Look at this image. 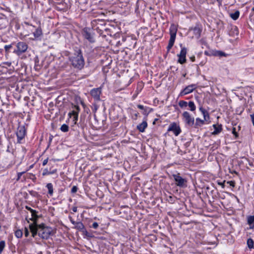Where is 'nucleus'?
<instances>
[{"mask_svg":"<svg viewBox=\"0 0 254 254\" xmlns=\"http://www.w3.org/2000/svg\"><path fill=\"white\" fill-rule=\"evenodd\" d=\"M182 116L186 125L190 127L193 126L194 122V118L192 117L188 112H184L183 113Z\"/></svg>","mask_w":254,"mask_h":254,"instance_id":"obj_7","label":"nucleus"},{"mask_svg":"<svg viewBox=\"0 0 254 254\" xmlns=\"http://www.w3.org/2000/svg\"><path fill=\"white\" fill-rule=\"evenodd\" d=\"M101 34L104 37H106L107 36H111L110 29L108 28H105Z\"/></svg>","mask_w":254,"mask_h":254,"instance_id":"obj_22","label":"nucleus"},{"mask_svg":"<svg viewBox=\"0 0 254 254\" xmlns=\"http://www.w3.org/2000/svg\"><path fill=\"white\" fill-rule=\"evenodd\" d=\"M137 108L141 110H143L145 108L143 105L140 104L137 105Z\"/></svg>","mask_w":254,"mask_h":254,"instance_id":"obj_51","label":"nucleus"},{"mask_svg":"<svg viewBox=\"0 0 254 254\" xmlns=\"http://www.w3.org/2000/svg\"><path fill=\"white\" fill-rule=\"evenodd\" d=\"M48 174V171L47 169H45L44 171V172L43 173V175H47Z\"/></svg>","mask_w":254,"mask_h":254,"instance_id":"obj_55","label":"nucleus"},{"mask_svg":"<svg viewBox=\"0 0 254 254\" xmlns=\"http://www.w3.org/2000/svg\"><path fill=\"white\" fill-rule=\"evenodd\" d=\"M25 172H20V173H18V174H17V181H18L21 176L25 173Z\"/></svg>","mask_w":254,"mask_h":254,"instance_id":"obj_45","label":"nucleus"},{"mask_svg":"<svg viewBox=\"0 0 254 254\" xmlns=\"http://www.w3.org/2000/svg\"><path fill=\"white\" fill-rule=\"evenodd\" d=\"M199 110L202 114L204 120L207 121V119H209L208 113L202 106L199 107Z\"/></svg>","mask_w":254,"mask_h":254,"instance_id":"obj_20","label":"nucleus"},{"mask_svg":"<svg viewBox=\"0 0 254 254\" xmlns=\"http://www.w3.org/2000/svg\"><path fill=\"white\" fill-rule=\"evenodd\" d=\"M25 133L26 130L25 127L24 126L18 127L16 132V135L17 136L18 141H19V140L22 139L24 137Z\"/></svg>","mask_w":254,"mask_h":254,"instance_id":"obj_11","label":"nucleus"},{"mask_svg":"<svg viewBox=\"0 0 254 254\" xmlns=\"http://www.w3.org/2000/svg\"><path fill=\"white\" fill-rule=\"evenodd\" d=\"M12 47V46L11 45H5L4 46V49L5 50V52L6 53H8L9 50Z\"/></svg>","mask_w":254,"mask_h":254,"instance_id":"obj_40","label":"nucleus"},{"mask_svg":"<svg viewBox=\"0 0 254 254\" xmlns=\"http://www.w3.org/2000/svg\"><path fill=\"white\" fill-rule=\"evenodd\" d=\"M232 133L235 135L236 137H238V134L237 132H236V128H235V127L233 128Z\"/></svg>","mask_w":254,"mask_h":254,"instance_id":"obj_47","label":"nucleus"},{"mask_svg":"<svg viewBox=\"0 0 254 254\" xmlns=\"http://www.w3.org/2000/svg\"><path fill=\"white\" fill-rule=\"evenodd\" d=\"M91 96L97 100H100V95L101 94V89L100 88L93 89L91 91Z\"/></svg>","mask_w":254,"mask_h":254,"instance_id":"obj_14","label":"nucleus"},{"mask_svg":"<svg viewBox=\"0 0 254 254\" xmlns=\"http://www.w3.org/2000/svg\"><path fill=\"white\" fill-rule=\"evenodd\" d=\"M204 64L203 62H201L199 64L201 66H203Z\"/></svg>","mask_w":254,"mask_h":254,"instance_id":"obj_59","label":"nucleus"},{"mask_svg":"<svg viewBox=\"0 0 254 254\" xmlns=\"http://www.w3.org/2000/svg\"><path fill=\"white\" fill-rule=\"evenodd\" d=\"M254 242L253 239L249 238L247 240V245L249 249L254 248Z\"/></svg>","mask_w":254,"mask_h":254,"instance_id":"obj_27","label":"nucleus"},{"mask_svg":"<svg viewBox=\"0 0 254 254\" xmlns=\"http://www.w3.org/2000/svg\"><path fill=\"white\" fill-rule=\"evenodd\" d=\"M35 68L36 69H38L40 68V66H39V65H38V61L37 57L35 59Z\"/></svg>","mask_w":254,"mask_h":254,"instance_id":"obj_39","label":"nucleus"},{"mask_svg":"<svg viewBox=\"0 0 254 254\" xmlns=\"http://www.w3.org/2000/svg\"><path fill=\"white\" fill-rule=\"evenodd\" d=\"M193 32L196 38L198 39L201 36L202 32V29L198 25H196L193 29Z\"/></svg>","mask_w":254,"mask_h":254,"instance_id":"obj_15","label":"nucleus"},{"mask_svg":"<svg viewBox=\"0 0 254 254\" xmlns=\"http://www.w3.org/2000/svg\"><path fill=\"white\" fill-rule=\"evenodd\" d=\"M143 111L142 112V114L144 115H145L147 116L151 112V111H152V109H150L148 107H145L144 108V109H143Z\"/></svg>","mask_w":254,"mask_h":254,"instance_id":"obj_30","label":"nucleus"},{"mask_svg":"<svg viewBox=\"0 0 254 254\" xmlns=\"http://www.w3.org/2000/svg\"><path fill=\"white\" fill-rule=\"evenodd\" d=\"M26 208L30 211V212H34V210L31 208L30 207H28L27 206H26Z\"/></svg>","mask_w":254,"mask_h":254,"instance_id":"obj_50","label":"nucleus"},{"mask_svg":"<svg viewBox=\"0 0 254 254\" xmlns=\"http://www.w3.org/2000/svg\"><path fill=\"white\" fill-rule=\"evenodd\" d=\"M121 34L119 32H116L114 35L113 38L114 39H118L120 38Z\"/></svg>","mask_w":254,"mask_h":254,"instance_id":"obj_38","label":"nucleus"},{"mask_svg":"<svg viewBox=\"0 0 254 254\" xmlns=\"http://www.w3.org/2000/svg\"><path fill=\"white\" fill-rule=\"evenodd\" d=\"M73 110L69 113L68 115L70 117L71 116H73V121L75 122V124L76 123V121H77L78 119V114L79 111V107L77 105H74L72 106Z\"/></svg>","mask_w":254,"mask_h":254,"instance_id":"obj_12","label":"nucleus"},{"mask_svg":"<svg viewBox=\"0 0 254 254\" xmlns=\"http://www.w3.org/2000/svg\"><path fill=\"white\" fill-rule=\"evenodd\" d=\"M72 211L73 212H76L77 211V208L76 207H74L72 208Z\"/></svg>","mask_w":254,"mask_h":254,"instance_id":"obj_58","label":"nucleus"},{"mask_svg":"<svg viewBox=\"0 0 254 254\" xmlns=\"http://www.w3.org/2000/svg\"><path fill=\"white\" fill-rule=\"evenodd\" d=\"M6 64L8 66H10V63H6Z\"/></svg>","mask_w":254,"mask_h":254,"instance_id":"obj_60","label":"nucleus"},{"mask_svg":"<svg viewBox=\"0 0 254 254\" xmlns=\"http://www.w3.org/2000/svg\"><path fill=\"white\" fill-rule=\"evenodd\" d=\"M47 188L48 189V193L50 195H52L53 193V185L51 183H48L47 185Z\"/></svg>","mask_w":254,"mask_h":254,"instance_id":"obj_28","label":"nucleus"},{"mask_svg":"<svg viewBox=\"0 0 254 254\" xmlns=\"http://www.w3.org/2000/svg\"><path fill=\"white\" fill-rule=\"evenodd\" d=\"M173 46L171 44H170L168 43V45L167 46V49L168 51H170V50L172 48Z\"/></svg>","mask_w":254,"mask_h":254,"instance_id":"obj_48","label":"nucleus"},{"mask_svg":"<svg viewBox=\"0 0 254 254\" xmlns=\"http://www.w3.org/2000/svg\"><path fill=\"white\" fill-rule=\"evenodd\" d=\"M34 37L38 38L42 34V31L41 28L39 27L36 29V31L33 33Z\"/></svg>","mask_w":254,"mask_h":254,"instance_id":"obj_23","label":"nucleus"},{"mask_svg":"<svg viewBox=\"0 0 254 254\" xmlns=\"http://www.w3.org/2000/svg\"><path fill=\"white\" fill-rule=\"evenodd\" d=\"M138 113H135L134 114V117L135 118H134V119H136V118H137L138 117Z\"/></svg>","mask_w":254,"mask_h":254,"instance_id":"obj_57","label":"nucleus"},{"mask_svg":"<svg viewBox=\"0 0 254 254\" xmlns=\"http://www.w3.org/2000/svg\"><path fill=\"white\" fill-rule=\"evenodd\" d=\"M38 226V224H31L29 225V229L32 233V236L33 237H34L37 234H38L39 229Z\"/></svg>","mask_w":254,"mask_h":254,"instance_id":"obj_13","label":"nucleus"},{"mask_svg":"<svg viewBox=\"0 0 254 254\" xmlns=\"http://www.w3.org/2000/svg\"><path fill=\"white\" fill-rule=\"evenodd\" d=\"M187 52V49L185 47H183L181 49V52L178 55L179 59L178 62L181 64H183L186 62V54Z\"/></svg>","mask_w":254,"mask_h":254,"instance_id":"obj_9","label":"nucleus"},{"mask_svg":"<svg viewBox=\"0 0 254 254\" xmlns=\"http://www.w3.org/2000/svg\"><path fill=\"white\" fill-rule=\"evenodd\" d=\"M109 64L107 66H104L103 68V71L104 73H107L109 71V69L110 68V67H109Z\"/></svg>","mask_w":254,"mask_h":254,"instance_id":"obj_37","label":"nucleus"},{"mask_svg":"<svg viewBox=\"0 0 254 254\" xmlns=\"http://www.w3.org/2000/svg\"><path fill=\"white\" fill-rule=\"evenodd\" d=\"M24 235H25V236L26 237H28V236L29 235V231L27 228H25Z\"/></svg>","mask_w":254,"mask_h":254,"instance_id":"obj_46","label":"nucleus"},{"mask_svg":"<svg viewBox=\"0 0 254 254\" xmlns=\"http://www.w3.org/2000/svg\"><path fill=\"white\" fill-rule=\"evenodd\" d=\"M240 15V12L239 10H236L234 13L230 14V17L234 20L238 19Z\"/></svg>","mask_w":254,"mask_h":254,"instance_id":"obj_21","label":"nucleus"},{"mask_svg":"<svg viewBox=\"0 0 254 254\" xmlns=\"http://www.w3.org/2000/svg\"><path fill=\"white\" fill-rule=\"evenodd\" d=\"M248 223L250 225L254 224V215L248 217Z\"/></svg>","mask_w":254,"mask_h":254,"instance_id":"obj_32","label":"nucleus"},{"mask_svg":"<svg viewBox=\"0 0 254 254\" xmlns=\"http://www.w3.org/2000/svg\"><path fill=\"white\" fill-rule=\"evenodd\" d=\"M75 228L79 230H82L84 228V226L81 222L76 223Z\"/></svg>","mask_w":254,"mask_h":254,"instance_id":"obj_26","label":"nucleus"},{"mask_svg":"<svg viewBox=\"0 0 254 254\" xmlns=\"http://www.w3.org/2000/svg\"><path fill=\"white\" fill-rule=\"evenodd\" d=\"M173 177L177 186L180 188H185L187 187V180L181 177L179 173L173 174Z\"/></svg>","mask_w":254,"mask_h":254,"instance_id":"obj_3","label":"nucleus"},{"mask_svg":"<svg viewBox=\"0 0 254 254\" xmlns=\"http://www.w3.org/2000/svg\"><path fill=\"white\" fill-rule=\"evenodd\" d=\"M38 235L42 239H47L52 233L51 227L45 226L44 224H38Z\"/></svg>","mask_w":254,"mask_h":254,"instance_id":"obj_2","label":"nucleus"},{"mask_svg":"<svg viewBox=\"0 0 254 254\" xmlns=\"http://www.w3.org/2000/svg\"><path fill=\"white\" fill-rule=\"evenodd\" d=\"M204 54L208 56H214V51L211 50V51H204Z\"/></svg>","mask_w":254,"mask_h":254,"instance_id":"obj_35","label":"nucleus"},{"mask_svg":"<svg viewBox=\"0 0 254 254\" xmlns=\"http://www.w3.org/2000/svg\"><path fill=\"white\" fill-rule=\"evenodd\" d=\"M250 116H251L252 122H253V124L254 126V114H251L250 115Z\"/></svg>","mask_w":254,"mask_h":254,"instance_id":"obj_49","label":"nucleus"},{"mask_svg":"<svg viewBox=\"0 0 254 254\" xmlns=\"http://www.w3.org/2000/svg\"><path fill=\"white\" fill-rule=\"evenodd\" d=\"M205 121V120H204V119L201 120L199 118H196L195 120V123H194V127L195 128H198L199 127H201V126L204 124Z\"/></svg>","mask_w":254,"mask_h":254,"instance_id":"obj_19","label":"nucleus"},{"mask_svg":"<svg viewBox=\"0 0 254 254\" xmlns=\"http://www.w3.org/2000/svg\"><path fill=\"white\" fill-rule=\"evenodd\" d=\"M158 120H159V119H157V118L155 119H154V121H153V125H155L156 122L157 121H158Z\"/></svg>","mask_w":254,"mask_h":254,"instance_id":"obj_56","label":"nucleus"},{"mask_svg":"<svg viewBox=\"0 0 254 254\" xmlns=\"http://www.w3.org/2000/svg\"><path fill=\"white\" fill-rule=\"evenodd\" d=\"M60 129L63 132H65L68 131L69 127L67 125L64 124L61 126Z\"/></svg>","mask_w":254,"mask_h":254,"instance_id":"obj_31","label":"nucleus"},{"mask_svg":"<svg viewBox=\"0 0 254 254\" xmlns=\"http://www.w3.org/2000/svg\"><path fill=\"white\" fill-rule=\"evenodd\" d=\"M170 38L169 41V44L172 45L173 46L174 44L176 33L177 32V28L176 26L174 24H172L170 27Z\"/></svg>","mask_w":254,"mask_h":254,"instance_id":"obj_5","label":"nucleus"},{"mask_svg":"<svg viewBox=\"0 0 254 254\" xmlns=\"http://www.w3.org/2000/svg\"><path fill=\"white\" fill-rule=\"evenodd\" d=\"M225 181H224L223 182H217L218 185H219V186H221L222 188H225Z\"/></svg>","mask_w":254,"mask_h":254,"instance_id":"obj_42","label":"nucleus"},{"mask_svg":"<svg viewBox=\"0 0 254 254\" xmlns=\"http://www.w3.org/2000/svg\"><path fill=\"white\" fill-rule=\"evenodd\" d=\"M252 10L253 11H254V7L252 8Z\"/></svg>","mask_w":254,"mask_h":254,"instance_id":"obj_61","label":"nucleus"},{"mask_svg":"<svg viewBox=\"0 0 254 254\" xmlns=\"http://www.w3.org/2000/svg\"><path fill=\"white\" fill-rule=\"evenodd\" d=\"M71 222H72V223L73 224H76V223H75L74 221H72Z\"/></svg>","mask_w":254,"mask_h":254,"instance_id":"obj_62","label":"nucleus"},{"mask_svg":"<svg viewBox=\"0 0 254 254\" xmlns=\"http://www.w3.org/2000/svg\"><path fill=\"white\" fill-rule=\"evenodd\" d=\"M70 60L72 65L75 68L81 69L84 67V61L80 50L78 49L76 51L74 55L70 58Z\"/></svg>","mask_w":254,"mask_h":254,"instance_id":"obj_1","label":"nucleus"},{"mask_svg":"<svg viewBox=\"0 0 254 254\" xmlns=\"http://www.w3.org/2000/svg\"><path fill=\"white\" fill-rule=\"evenodd\" d=\"M48 161V158L45 159V160H44L43 162V166L46 165L47 164Z\"/></svg>","mask_w":254,"mask_h":254,"instance_id":"obj_52","label":"nucleus"},{"mask_svg":"<svg viewBox=\"0 0 254 254\" xmlns=\"http://www.w3.org/2000/svg\"><path fill=\"white\" fill-rule=\"evenodd\" d=\"M196 88L195 84H190L186 87L183 90H182L179 96H183L187 95L190 93H191Z\"/></svg>","mask_w":254,"mask_h":254,"instance_id":"obj_10","label":"nucleus"},{"mask_svg":"<svg viewBox=\"0 0 254 254\" xmlns=\"http://www.w3.org/2000/svg\"><path fill=\"white\" fill-rule=\"evenodd\" d=\"M147 127V123L146 121H143L141 124L137 125L136 128L140 132H143L145 131Z\"/></svg>","mask_w":254,"mask_h":254,"instance_id":"obj_17","label":"nucleus"},{"mask_svg":"<svg viewBox=\"0 0 254 254\" xmlns=\"http://www.w3.org/2000/svg\"><path fill=\"white\" fill-rule=\"evenodd\" d=\"M213 127L214 128V130L212 132V135L218 134L222 130V125H213Z\"/></svg>","mask_w":254,"mask_h":254,"instance_id":"obj_16","label":"nucleus"},{"mask_svg":"<svg viewBox=\"0 0 254 254\" xmlns=\"http://www.w3.org/2000/svg\"><path fill=\"white\" fill-rule=\"evenodd\" d=\"M168 132L172 131L176 136H178L182 131L180 127L176 123L173 122L170 124L167 129Z\"/></svg>","mask_w":254,"mask_h":254,"instance_id":"obj_4","label":"nucleus"},{"mask_svg":"<svg viewBox=\"0 0 254 254\" xmlns=\"http://www.w3.org/2000/svg\"><path fill=\"white\" fill-rule=\"evenodd\" d=\"M17 49L14 50L13 53L17 54L18 56L20 55L22 53L26 51L28 46L23 42H18L16 45Z\"/></svg>","mask_w":254,"mask_h":254,"instance_id":"obj_6","label":"nucleus"},{"mask_svg":"<svg viewBox=\"0 0 254 254\" xmlns=\"http://www.w3.org/2000/svg\"><path fill=\"white\" fill-rule=\"evenodd\" d=\"M5 247V242L1 241L0 242V253H1Z\"/></svg>","mask_w":254,"mask_h":254,"instance_id":"obj_36","label":"nucleus"},{"mask_svg":"<svg viewBox=\"0 0 254 254\" xmlns=\"http://www.w3.org/2000/svg\"><path fill=\"white\" fill-rule=\"evenodd\" d=\"M199 43L202 45V48H203V46L208 48L209 46L206 41L204 39H201L199 41Z\"/></svg>","mask_w":254,"mask_h":254,"instance_id":"obj_29","label":"nucleus"},{"mask_svg":"<svg viewBox=\"0 0 254 254\" xmlns=\"http://www.w3.org/2000/svg\"><path fill=\"white\" fill-rule=\"evenodd\" d=\"M227 183V184H229L230 185V186H231V187H232L233 188L235 186V181H228Z\"/></svg>","mask_w":254,"mask_h":254,"instance_id":"obj_41","label":"nucleus"},{"mask_svg":"<svg viewBox=\"0 0 254 254\" xmlns=\"http://www.w3.org/2000/svg\"><path fill=\"white\" fill-rule=\"evenodd\" d=\"M179 105L181 108H185L188 106V103L184 100H181L179 102Z\"/></svg>","mask_w":254,"mask_h":254,"instance_id":"obj_33","label":"nucleus"},{"mask_svg":"<svg viewBox=\"0 0 254 254\" xmlns=\"http://www.w3.org/2000/svg\"><path fill=\"white\" fill-rule=\"evenodd\" d=\"M77 190V188L76 186H73L71 190L72 193H75Z\"/></svg>","mask_w":254,"mask_h":254,"instance_id":"obj_44","label":"nucleus"},{"mask_svg":"<svg viewBox=\"0 0 254 254\" xmlns=\"http://www.w3.org/2000/svg\"><path fill=\"white\" fill-rule=\"evenodd\" d=\"M22 232L20 230H17L15 232V235L18 238H21L22 236Z\"/></svg>","mask_w":254,"mask_h":254,"instance_id":"obj_34","label":"nucleus"},{"mask_svg":"<svg viewBox=\"0 0 254 254\" xmlns=\"http://www.w3.org/2000/svg\"><path fill=\"white\" fill-rule=\"evenodd\" d=\"M195 57L194 56H192V57H191L190 58V60L191 62H193L195 61Z\"/></svg>","mask_w":254,"mask_h":254,"instance_id":"obj_54","label":"nucleus"},{"mask_svg":"<svg viewBox=\"0 0 254 254\" xmlns=\"http://www.w3.org/2000/svg\"><path fill=\"white\" fill-rule=\"evenodd\" d=\"M121 44V42H120V40H118L116 42V46H119V45H120Z\"/></svg>","mask_w":254,"mask_h":254,"instance_id":"obj_53","label":"nucleus"},{"mask_svg":"<svg viewBox=\"0 0 254 254\" xmlns=\"http://www.w3.org/2000/svg\"><path fill=\"white\" fill-rule=\"evenodd\" d=\"M188 106H189L191 111H194L196 109L195 105H194V102L192 101H190L188 103Z\"/></svg>","mask_w":254,"mask_h":254,"instance_id":"obj_25","label":"nucleus"},{"mask_svg":"<svg viewBox=\"0 0 254 254\" xmlns=\"http://www.w3.org/2000/svg\"><path fill=\"white\" fill-rule=\"evenodd\" d=\"M82 35L83 37L91 43L95 42L91 29L88 28H84L83 29Z\"/></svg>","mask_w":254,"mask_h":254,"instance_id":"obj_8","label":"nucleus"},{"mask_svg":"<svg viewBox=\"0 0 254 254\" xmlns=\"http://www.w3.org/2000/svg\"><path fill=\"white\" fill-rule=\"evenodd\" d=\"M214 56H218V57H226L227 56V54L222 51H214Z\"/></svg>","mask_w":254,"mask_h":254,"instance_id":"obj_24","label":"nucleus"},{"mask_svg":"<svg viewBox=\"0 0 254 254\" xmlns=\"http://www.w3.org/2000/svg\"><path fill=\"white\" fill-rule=\"evenodd\" d=\"M34 212H31V216L32 217L31 218H29V220H31L33 221V224H37V220L40 217V216L38 215L37 214V212L34 210Z\"/></svg>","mask_w":254,"mask_h":254,"instance_id":"obj_18","label":"nucleus"},{"mask_svg":"<svg viewBox=\"0 0 254 254\" xmlns=\"http://www.w3.org/2000/svg\"><path fill=\"white\" fill-rule=\"evenodd\" d=\"M90 227L94 229H97L98 227V224L97 222H94Z\"/></svg>","mask_w":254,"mask_h":254,"instance_id":"obj_43","label":"nucleus"}]
</instances>
